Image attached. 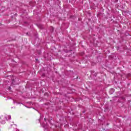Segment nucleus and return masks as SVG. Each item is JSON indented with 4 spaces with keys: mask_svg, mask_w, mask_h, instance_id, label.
I'll use <instances>...</instances> for the list:
<instances>
[{
    "mask_svg": "<svg viewBox=\"0 0 131 131\" xmlns=\"http://www.w3.org/2000/svg\"><path fill=\"white\" fill-rule=\"evenodd\" d=\"M5 119H6V120H9V119H11V116H6L5 117Z\"/></svg>",
    "mask_w": 131,
    "mask_h": 131,
    "instance_id": "nucleus-1",
    "label": "nucleus"
},
{
    "mask_svg": "<svg viewBox=\"0 0 131 131\" xmlns=\"http://www.w3.org/2000/svg\"><path fill=\"white\" fill-rule=\"evenodd\" d=\"M1 123H2V124H5V123H6V122L3 121L2 122H1Z\"/></svg>",
    "mask_w": 131,
    "mask_h": 131,
    "instance_id": "nucleus-2",
    "label": "nucleus"
},
{
    "mask_svg": "<svg viewBox=\"0 0 131 131\" xmlns=\"http://www.w3.org/2000/svg\"><path fill=\"white\" fill-rule=\"evenodd\" d=\"M15 131H19V129H16V130H15Z\"/></svg>",
    "mask_w": 131,
    "mask_h": 131,
    "instance_id": "nucleus-3",
    "label": "nucleus"
},
{
    "mask_svg": "<svg viewBox=\"0 0 131 131\" xmlns=\"http://www.w3.org/2000/svg\"><path fill=\"white\" fill-rule=\"evenodd\" d=\"M42 127H45V125H42Z\"/></svg>",
    "mask_w": 131,
    "mask_h": 131,
    "instance_id": "nucleus-4",
    "label": "nucleus"
},
{
    "mask_svg": "<svg viewBox=\"0 0 131 131\" xmlns=\"http://www.w3.org/2000/svg\"><path fill=\"white\" fill-rule=\"evenodd\" d=\"M45 121H46V119H45Z\"/></svg>",
    "mask_w": 131,
    "mask_h": 131,
    "instance_id": "nucleus-5",
    "label": "nucleus"
}]
</instances>
